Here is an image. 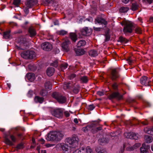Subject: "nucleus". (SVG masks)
<instances>
[{
  "instance_id": "30",
  "label": "nucleus",
  "mask_w": 153,
  "mask_h": 153,
  "mask_svg": "<svg viewBox=\"0 0 153 153\" xmlns=\"http://www.w3.org/2000/svg\"><path fill=\"white\" fill-rule=\"evenodd\" d=\"M29 32L30 36L33 37L36 35V32L35 29L32 27H30L29 29Z\"/></svg>"
},
{
  "instance_id": "41",
  "label": "nucleus",
  "mask_w": 153,
  "mask_h": 153,
  "mask_svg": "<svg viewBox=\"0 0 153 153\" xmlns=\"http://www.w3.org/2000/svg\"><path fill=\"white\" fill-rule=\"evenodd\" d=\"M68 66V64L66 63H63L60 65L61 70L63 71L64 69H66Z\"/></svg>"
},
{
  "instance_id": "36",
  "label": "nucleus",
  "mask_w": 153,
  "mask_h": 153,
  "mask_svg": "<svg viewBox=\"0 0 153 153\" xmlns=\"http://www.w3.org/2000/svg\"><path fill=\"white\" fill-rule=\"evenodd\" d=\"M85 44V41L84 40H81L78 42L77 45V47H80L84 46Z\"/></svg>"
},
{
  "instance_id": "55",
  "label": "nucleus",
  "mask_w": 153,
  "mask_h": 153,
  "mask_svg": "<svg viewBox=\"0 0 153 153\" xmlns=\"http://www.w3.org/2000/svg\"><path fill=\"white\" fill-rule=\"evenodd\" d=\"M140 145L141 144L140 143H137L134 145L133 146H134V148H135V149H136L139 147Z\"/></svg>"
},
{
  "instance_id": "56",
  "label": "nucleus",
  "mask_w": 153,
  "mask_h": 153,
  "mask_svg": "<svg viewBox=\"0 0 153 153\" xmlns=\"http://www.w3.org/2000/svg\"><path fill=\"white\" fill-rule=\"evenodd\" d=\"M57 63H58V62H57V61L56 60L55 61H54V62H53L52 64L51 65L52 66H54L55 67H56L58 65Z\"/></svg>"
},
{
  "instance_id": "11",
  "label": "nucleus",
  "mask_w": 153,
  "mask_h": 153,
  "mask_svg": "<svg viewBox=\"0 0 153 153\" xmlns=\"http://www.w3.org/2000/svg\"><path fill=\"white\" fill-rule=\"evenodd\" d=\"M80 32L82 35L88 36L91 34L92 30L90 28L86 27L81 29Z\"/></svg>"
},
{
  "instance_id": "61",
  "label": "nucleus",
  "mask_w": 153,
  "mask_h": 153,
  "mask_svg": "<svg viewBox=\"0 0 153 153\" xmlns=\"http://www.w3.org/2000/svg\"><path fill=\"white\" fill-rule=\"evenodd\" d=\"M97 153H106V152L105 150L102 149L97 152Z\"/></svg>"
},
{
  "instance_id": "59",
  "label": "nucleus",
  "mask_w": 153,
  "mask_h": 153,
  "mask_svg": "<svg viewBox=\"0 0 153 153\" xmlns=\"http://www.w3.org/2000/svg\"><path fill=\"white\" fill-rule=\"evenodd\" d=\"M97 94L100 96H102L104 94L103 92L101 91H97Z\"/></svg>"
},
{
  "instance_id": "13",
  "label": "nucleus",
  "mask_w": 153,
  "mask_h": 153,
  "mask_svg": "<svg viewBox=\"0 0 153 153\" xmlns=\"http://www.w3.org/2000/svg\"><path fill=\"white\" fill-rule=\"evenodd\" d=\"M94 22L95 24L98 23L102 25L103 24L105 27H106L107 24V22L101 16L97 17L95 19Z\"/></svg>"
},
{
  "instance_id": "48",
  "label": "nucleus",
  "mask_w": 153,
  "mask_h": 153,
  "mask_svg": "<svg viewBox=\"0 0 153 153\" xmlns=\"http://www.w3.org/2000/svg\"><path fill=\"white\" fill-rule=\"evenodd\" d=\"M135 149L134 146H128L126 148V150L128 151H132Z\"/></svg>"
},
{
  "instance_id": "16",
  "label": "nucleus",
  "mask_w": 153,
  "mask_h": 153,
  "mask_svg": "<svg viewBox=\"0 0 153 153\" xmlns=\"http://www.w3.org/2000/svg\"><path fill=\"white\" fill-rule=\"evenodd\" d=\"M93 124L94 125V127L91 128V131L93 133H95L98 131L102 130V126L100 125L98 123H97L96 124Z\"/></svg>"
},
{
  "instance_id": "6",
  "label": "nucleus",
  "mask_w": 153,
  "mask_h": 153,
  "mask_svg": "<svg viewBox=\"0 0 153 153\" xmlns=\"http://www.w3.org/2000/svg\"><path fill=\"white\" fill-rule=\"evenodd\" d=\"M56 148L62 149L63 153H69L70 152L69 147L66 144L59 143L56 145Z\"/></svg>"
},
{
  "instance_id": "47",
  "label": "nucleus",
  "mask_w": 153,
  "mask_h": 153,
  "mask_svg": "<svg viewBox=\"0 0 153 153\" xmlns=\"http://www.w3.org/2000/svg\"><path fill=\"white\" fill-rule=\"evenodd\" d=\"M86 151L87 153H93L92 149L89 146H88L86 148Z\"/></svg>"
},
{
  "instance_id": "25",
  "label": "nucleus",
  "mask_w": 153,
  "mask_h": 153,
  "mask_svg": "<svg viewBox=\"0 0 153 153\" xmlns=\"http://www.w3.org/2000/svg\"><path fill=\"white\" fill-rule=\"evenodd\" d=\"M70 37L71 39L74 42H75L77 40V35L76 34L74 33H70Z\"/></svg>"
},
{
  "instance_id": "38",
  "label": "nucleus",
  "mask_w": 153,
  "mask_h": 153,
  "mask_svg": "<svg viewBox=\"0 0 153 153\" xmlns=\"http://www.w3.org/2000/svg\"><path fill=\"white\" fill-rule=\"evenodd\" d=\"M129 9L128 7H121L120 9V11L121 13L126 12Z\"/></svg>"
},
{
  "instance_id": "51",
  "label": "nucleus",
  "mask_w": 153,
  "mask_h": 153,
  "mask_svg": "<svg viewBox=\"0 0 153 153\" xmlns=\"http://www.w3.org/2000/svg\"><path fill=\"white\" fill-rule=\"evenodd\" d=\"M33 93L34 92L33 91H29L28 93V96L29 97H31L32 95H33Z\"/></svg>"
},
{
  "instance_id": "33",
  "label": "nucleus",
  "mask_w": 153,
  "mask_h": 153,
  "mask_svg": "<svg viewBox=\"0 0 153 153\" xmlns=\"http://www.w3.org/2000/svg\"><path fill=\"white\" fill-rule=\"evenodd\" d=\"M145 139L146 143H150L152 142L153 139L152 136L146 135L145 137Z\"/></svg>"
},
{
  "instance_id": "60",
  "label": "nucleus",
  "mask_w": 153,
  "mask_h": 153,
  "mask_svg": "<svg viewBox=\"0 0 153 153\" xmlns=\"http://www.w3.org/2000/svg\"><path fill=\"white\" fill-rule=\"evenodd\" d=\"M73 153H84L81 151L77 149L74 151Z\"/></svg>"
},
{
  "instance_id": "26",
  "label": "nucleus",
  "mask_w": 153,
  "mask_h": 153,
  "mask_svg": "<svg viewBox=\"0 0 153 153\" xmlns=\"http://www.w3.org/2000/svg\"><path fill=\"white\" fill-rule=\"evenodd\" d=\"M89 56L91 57H95L98 55L97 51L94 50H92L88 52Z\"/></svg>"
},
{
  "instance_id": "34",
  "label": "nucleus",
  "mask_w": 153,
  "mask_h": 153,
  "mask_svg": "<svg viewBox=\"0 0 153 153\" xmlns=\"http://www.w3.org/2000/svg\"><path fill=\"white\" fill-rule=\"evenodd\" d=\"M43 98L42 97H40L39 96H36L34 99L35 102L42 103L43 101Z\"/></svg>"
},
{
  "instance_id": "64",
  "label": "nucleus",
  "mask_w": 153,
  "mask_h": 153,
  "mask_svg": "<svg viewBox=\"0 0 153 153\" xmlns=\"http://www.w3.org/2000/svg\"><path fill=\"white\" fill-rule=\"evenodd\" d=\"M39 141L42 144H43L45 142V140L43 139H41L39 140Z\"/></svg>"
},
{
  "instance_id": "54",
  "label": "nucleus",
  "mask_w": 153,
  "mask_h": 153,
  "mask_svg": "<svg viewBox=\"0 0 153 153\" xmlns=\"http://www.w3.org/2000/svg\"><path fill=\"white\" fill-rule=\"evenodd\" d=\"M102 28V27H93V29L95 31H101V29Z\"/></svg>"
},
{
  "instance_id": "23",
  "label": "nucleus",
  "mask_w": 153,
  "mask_h": 153,
  "mask_svg": "<svg viewBox=\"0 0 153 153\" xmlns=\"http://www.w3.org/2000/svg\"><path fill=\"white\" fill-rule=\"evenodd\" d=\"M55 71L54 68H53L50 67L48 68L46 71L47 75L49 76H52Z\"/></svg>"
},
{
  "instance_id": "45",
  "label": "nucleus",
  "mask_w": 153,
  "mask_h": 153,
  "mask_svg": "<svg viewBox=\"0 0 153 153\" xmlns=\"http://www.w3.org/2000/svg\"><path fill=\"white\" fill-rule=\"evenodd\" d=\"M131 132H126L124 133V136L125 137L127 138H131Z\"/></svg>"
},
{
  "instance_id": "1",
  "label": "nucleus",
  "mask_w": 153,
  "mask_h": 153,
  "mask_svg": "<svg viewBox=\"0 0 153 153\" xmlns=\"http://www.w3.org/2000/svg\"><path fill=\"white\" fill-rule=\"evenodd\" d=\"M64 134L62 131H55L50 132L46 139L48 140L60 141L63 138Z\"/></svg>"
},
{
  "instance_id": "14",
  "label": "nucleus",
  "mask_w": 153,
  "mask_h": 153,
  "mask_svg": "<svg viewBox=\"0 0 153 153\" xmlns=\"http://www.w3.org/2000/svg\"><path fill=\"white\" fill-rule=\"evenodd\" d=\"M37 3L38 1L37 0H27L25 4L27 7L30 8L37 4Z\"/></svg>"
},
{
  "instance_id": "9",
  "label": "nucleus",
  "mask_w": 153,
  "mask_h": 153,
  "mask_svg": "<svg viewBox=\"0 0 153 153\" xmlns=\"http://www.w3.org/2000/svg\"><path fill=\"white\" fill-rule=\"evenodd\" d=\"M123 95L120 94L118 92H115L110 94L108 97V98L110 100L115 99L119 100L123 99Z\"/></svg>"
},
{
  "instance_id": "18",
  "label": "nucleus",
  "mask_w": 153,
  "mask_h": 153,
  "mask_svg": "<svg viewBox=\"0 0 153 153\" xmlns=\"http://www.w3.org/2000/svg\"><path fill=\"white\" fill-rule=\"evenodd\" d=\"M149 80L147 77L145 76H142L140 79V83L143 85L148 86L149 85Z\"/></svg>"
},
{
  "instance_id": "32",
  "label": "nucleus",
  "mask_w": 153,
  "mask_h": 153,
  "mask_svg": "<svg viewBox=\"0 0 153 153\" xmlns=\"http://www.w3.org/2000/svg\"><path fill=\"white\" fill-rule=\"evenodd\" d=\"M128 40L126 39L125 38L123 37L122 36H120L119 37L117 41L120 42L122 44H124L127 43Z\"/></svg>"
},
{
  "instance_id": "24",
  "label": "nucleus",
  "mask_w": 153,
  "mask_h": 153,
  "mask_svg": "<svg viewBox=\"0 0 153 153\" xmlns=\"http://www.w3.org/2000/svg\"><path fill=\"white\" fill-rule=\"evenodd\" d=\"M74 50L76 55L77 56L83 55L85 53V51L83 49H77L75 48Z\"/></svg>"
},
{
  "instance_id": "17",
  "label": "nucleus",
  "mask_w": 153,
  "mask_h": 153,
  "mask_svg": "<svg viewBox=\"0 0 153 153\" xmlns=\"http://www.w3.org/2000/svg\"><path fill=\"white\" fill-rule=\"evenodd\" d=\"M120 76L118 72L116 69H113L112 70L111 78L112 80H115Z\"/></svg>"
},
{
  "instance_id": "19",
  "label": "nucleus",
  "mask_w": 153,
  "mask_h": 153,
  "mask_svg": "<svg viewBox=\"0 0 153 153\" xmlns=\"http://www.w3.org/2000/svg\"><path fill=\"white\" fill-rule=\"evenodd\" d=\"M149 148V146L146 145L145 143H143L140 149L141 153H146L147 150Z\"/></svg>"
},
{
  "instance_id": "7",
  "label": "nucleus",
  "mask_w": 153,
  "mask_h": 153,
  "mask_svg": "<svg viewBox=\"0 0 153 153\" xmlns=\"http://www.w3.org/2000/svg\"><path fill=\"white\" fill-rule=\"evenodd\" d=\"M71 44V42L67 39H63L61 46L63 50L68 52L69 50V45Z\"/></svg>"
},
{
  "instance_id": "37",
  "label": "nucleus",
  "mask_w": 153,
  "mask_h": 153,
  "mask_svg": "<svg viewBox=\"0 0 153 153\" xmlns=\"http://www.w3.org/2000/svg\"><path fill=\"white\" fill-rule=\"evenodd\" d=\"M139 135L137 134H136L135 133L131 132V138L130 139L137 140L139 138Z\"/></svg>"
},
{
  "instance_id": "8",
  "label": "nucleus",
  "mask_w": 153,
  "mask_h": 153,
  "mask_svg": "<svg viewBox=\"0 0 153 153\" xmlns=\"http://www.w3.org/2000/svg\"><path fill=\"white\" fill-rule=\"evenodd\" d=\"M9 136L12 141L9 139L7 135H6L4 137V142L7 145L9 146H12L13 145V142H15L16 141V139L15 137L13 135L10 134Z\"/></svg>"
},
{
  "instance_id": "52",
  "label": "nucleus",
  "mask_w": 153,
  "mask_h": 153,
  "mask_svg": "<svg viewBox=\"0 0 153 153\" xmlns=\"http://www.w3.org/2000/svg\"><path fill=\"white\" fill-rule=\"evenodd\" d=\"M127 60L129 65H131L132 63L134 62V61L132 60L130 57L128 58Z\"/></svg>"
},
{
  "instance_id": "53",
  "label": "nucleus",
  "mask_w": 153,
  "mask_h": 153,
  "mask_svg": "<svg viewBox=\"0 0 153 153\" xmlns=\"http://www.w3.org/2000/svg\"><path fill=\"white\" fill-rule=\"evenodd\" d=\"M105 36V41H108L110 38V35L108 34H106Z\"/></svg>"
},
{
  "instance_id": "12",
  "label": "nucleus",
  "mask_w": 153,
  "mask_h": 153,
  "mask_svg": "<svg viewBox=\"0 0 153 153\" xmlns=\"http://www.w3.org/2000/svg\"><path fill=\"white\" fill-rule=\"evenodd\" d=\"M42 48L44 50L46 51H51L52 48L51 44L48 42H44L41 45Z\"/></svg>"
},
{
  "instance_id": "28",
  "label": "nucleus",
  "mask_w": 153,
  "mask_h": 153,
  "mask_svg": "<svg viewBox=\"0 0 153 153\" xmlns=\"http://www.w3.org/2000/svg\"><path fill=\"white\" fill-rule=\"evenodd\" d=\"M94 124H91V125H88L86 127L83 128L82 130L85 132H86L89 130H91V128L94 127Z\"/></svg>"
},
{
  "instance_id": "20",
  "label": "nucleus",
  "mask_w": 153,
  "mask_h": 153,
  "mask_svg": "<svg viewBox=\"0 0 153 153\" xmlns=\"http://www.w3.org/2000/svg\"><path fill=\"white\" fill-rule=\"evenodd\" d=\"M73 86L72 82H65L63 85V88L65 89H69L72 88Z\"/></svg>"
},
{
  "instance_id": "29",
  "label": "nucleus",
  "mask_w": 153,
  "mask_h": 153,
  "mask_svg": "<svg viewBox=\"0 0 153 153\" xmlns=\"http://www.w3.org/2000/svg\"><path fill=\"white\" fill-rule=\"evenodd\" d=\"M139 4L137 2H134L132 3L131 9L133 11H135L138 9Z\"/></svg>"
},
{
  "instance_id": "40",
  "label": "nucleus",
  "mask_w": 153,
  "mask_h": 153,
  "mask_svg": "<svg viewBox=\"0 0 153 153\" xmlns=\"http://www.w3.org/2000/svg\"><path fill=\"white\" fill-rule=\"evenodd\" d=\"M79 87L78 85H76L74 87L73 90V91L75 94H76L79 92Z\"/></svg>"
},
{
  "instance_id": "4",
  "label": "nucleus",
  "mask_w": 153,
  "mask_h": 153,
  "mask_svg": "<svg viewBox=\"0 0 153 153\" xmlns=\"http://www.w3.org/2000/svg\"><path fill=\"white\" fill-rule=\"evenodd\" d=\"M21 56L25 59H33L36 57V54L34 52L32 51H24L21 53Z\"/></svg>"
},
{
  "instance_id": "42",
  "label": "nucleus",
  "mask_w": 153,
  "mask_h": 153,
  "mask_svg": "<svg viewBox=\"0 0 153 153\" xmlns=\"http://www.w3.org/2000/svg\"><path fill=\"white\" fill-rule=\"evenodd\" d=\"M20 0H13V3L15 6L18 7L20 4Z\"/></svg>"
},
{
  "instance_id": "10",
  "label": "nucleus",
  "mask_w": 153,
  "mask_h": 153,
  "mask_svg": "<svg viewBox=\"0 0 153 153\" xmlns=\"http://www.w3.org/2000/svg\"><path fill=\"white\" fill-rule=\"evenodd\" d=\"M51 114L56 117L60 118L62 116L63 111L60 108L54 109L51 111Z\"/></svg>"
},
{
  "instance_id": "43",
  "label": "nucleus",
  "mask_w": 153,
  "mask_h": 153,
  "mask_svg": "<svg viewBox=\"0 0 153 153\" xmlns=\"http://www.w3.org/2000/svg\"><path fill=\"white\" fill-rule=\"evenodd\" d=\"M47 92L45 90L42 89L40 92V94L42 96H45L47 95Z\"/></svg>"
},
{
  "instance_id": "27",
  "label": "nucleus",
  "mask_w": 153,
  "mask_h": 153,
  "mask_svg": "<svg viewBox=\"0 0 153 153\" xmlns=\"http://www.w3.org/2000/svg\"><path fill=\"white\" fill-rule=\"evenodd\" d=\"M144 131L146 133L153 135V127L145 128L144 129Z\"/></svg>"
},
{
  "instance_id": "63",
  "label": "nucleus",
  "mask_w": 153,
  "mask_h": 153,
  "mask_svg": "<svg viewBox=\"0 0 153 153\" xmlns=\"http://www.w3.org/2000/svg\"><path fill=\"white\" fill-rule=\"evenodd\" d=\"M122 1L125 3V4H127L128 3L129 1V0H121Z\"/></svg>"
},
{
  "instance_id": "35",
  "label": "nucleus",
  "mask_w": 153,
  "mask_h": 153,
  "mask_svg": "<svg viewBox=\"0 0 153 153\" xmlns=\"http://www.w3.org/2000/svg\"><path fill=\"white\" fill-rule=\"evenodd\" d=\"M45 86V88L48 90H49L51 88V82L50 81L46 82Z\"/></svg>"
},
{
  "instance_id": "3",
  "label": "nucleus",
  "mask_w": 153,
  "mask_h": 153,
  "mask_svg": "<svg viewBox=\"0 0 153 153\" xmlns=\"http://www.w3.org/2000/svg\"><path fill=\"white\" fill-rule=\"evenodd\" d=\"M52 97L55 99L57 101L61 104H63L65 103L66 101V97L57 92H53L52 94Z\"/></svg>"
},
{
  "instance_id": "58",
  "label": "nucleus",
  "mask_w": 153,
  "mask_h": 153,
  "mask_svg": "<svg viewBox=\"0 0 153 153\" xmlns=\"http://www.w3.org/2000/svg\"><path fill=\"white\" fill-rule=\"evenodd\" d=\"M27 7H26L25 8H24V10L26 14H27L29 13V8H27Z\"/></svg>"
},
{
  "instance_id": "49",
  "label": "nucleus",
  "mask_w": 153,
  "mask_h": 153,
  "mask_svg": "<svg viewBox=\"0 0 153 153\" xmlns=\"http://www.w3.org/2000/svg\"><path fill=\"white\" fill-rule=\"evenodd\" d=\"M95 106L93 105H90L87 106L88 109L89 110H92L95 108Z\"/></svg>"
},
{
  "instance_id": "57",
  "label": "nucleus",
  "mask_w": 153,
  "mask_h": 153,
  "mask_svg": "<svg viewBox=\"0 0 153 153\" xmlns=\"http://www.w3.org/2000/svg\"><path fill=\"white\" fill-rule=\"evenodd\" d=\"M76 76V75L74 74H71L69 77V78L70 79H73Z\"/></svg>"
},
{
  "instance_id": "50",
  "label": "nucleus",
  "mask_w": 153,
  "mask_h": 153,
  "mask_svg": "<svg viewBox=\"0 0 153 153\" xmlns=\"http://www.w3.org/2000/svg\"><path fill=\"white\" fill-rule=\"evenodd\" d=\"M112 87L114 90H117V89L118 85L116 83H114L112 85Z\"/></svg>"
},
{
  "instance_id": "15",
  "label": "nucleus",
  "mask_w": 153,
  "mask_h": 153,
  "mask_svg": "<svg viewBox=\"0 0 153 153\" xmlns=\"http://www.w3.org/2000/svg\"><path fill=\"white\" fill-rule=\"evenodd\" d=\"M76 138L75 137H73L72 138H67L65 140V142L67 145H72L77 144L78 142L76 140Z\"/></svg>"
},
{
  "instance_id": "62",
  "label": "nucleus",
  "mask_w": 153,
  "mask_h": 153,
  "mask_svg": "<svg viewBox=\"0 0 153 153\" xmlns=\"http://www.w3.org/2000/svg\"><path fill=\"white\" fill-rule=\"evenodd\" d=\"M64 115L66 117H68L70 115L69 113L67 111H66L64 112Z\"/></svg>"
},
{
  "instance_id": "46",
  "label": "nucleus",
  "mask_w": 153,
  "mask_h": 153,
  "mask_svg": "<svg viewBox=\"0 0 153 153\" xmlns=\"http://www.w3.org/2000/svg\"><path fill=\"white\" fill-rule=\"evenodd\" d=\"M135 32L139 34H141L142 33V30L139 27H136L135 29Z\"/></svg>"
},
{
  "instance_id": "31",
  "label": "nucleus",
  "mask_w": 153,
  "mask_h": 153,
  "mask_svg": "<svg viewBox=\"0 0 153 153\" xmlns=\"http://www.w3.org/2000/svg\"><path fill=\"white\" fill-rule=\"evenodd\" d=\"M88 80V78L86 76H81L80 78V81L82 83H87Z\"/></svg>"
},
{
  "instance_id": "22",
  "label": "nucleus",
  "mask_w": 153,
  "mask_h": 153,
  "mask_svg": "<svg viewBox=\"0 0 153 153\" xmlns=\"http://www.w3.org/2000/svg\"><path fill=\"white\" fill-rule=\"evenodd\" d=\"M3 37L6 39H10L12 38L10 34V30H8L4 32L3 35Z\"/></svg>"
},
{
  "instance_id": "21",
  "label": "nucleus",
  "mask_w": 153,
  "mask_h": 153,
  "mask_svg": "<svg viewBox=\"0 0 153 153\" xmlns=\"http://www.w3.org/2000/svg\"><path fill=\"white\" fill-rule=\"evenodd\" d=\"M26 78L30 81L32 82L35 79V75L33 74L29 73L27 74Z\"/></svg>"
},
{
  "instance_id": "39",
  "label": "nucleus",
  "mask_w": 153,
  "mask_h": 153,
  "mask_svg": "<svg viewBox=\"0 0 153 153\" xmlns=\"http://www.w3.org/2000/svg\"><path fill=\"white\" fill-rule=\"evenodd\" d=\"M68 33L67 31H65L64 30H60L58 31L57 32V33L60 35H64Z\"/></svg>"
},
{
  "instance_id": "2",
  "label": "nucleus",
  "mask_w": 153,
  "mask_h": 153,
  "mask_svg": "<svg viewBox=\"0 0 153 153\" xmlns=\"http://www.w3.org/2000/svg\"><path fill=\"white\" fill-rule=\"evenodd\" d=\"M121 24L123 26L125 25L123 29V31L125 34L131 33L132 32L133 25L131 22L123 21L121 22Z\"/></svg>"
},
{
  "instance_id": "5",
  "label": "nucleus",
  "mask_w": 153,
  "mask_h": 153,
  "mask_svg": "<svg viewBox=\"0 0 153 153\" xmlns=\"http://www.w3.org/2000/svg\"><path fill=\"white\" fill-rule=\"evenodd\" d=\"M20 41V46H16V48L18 49L24 50L26 49L27 45V41L25 38L22 36L19 37V39Z\"/></svg>"
},
{
  "instance_id": "44",
  "label": "nucleus",
  "mask_w": 153,
  "mask_h": 153,
  "mask_svg": "<svg viewBox=\"0 0 153 153\" xmlns=\"http://www.w3.org/2000/svg\"><path fill=\"white\" fill-rule=\"evenodd\" d=\"M24 147V144L22 143H21L18 144L16 147L17 149H23Z\"/></svg>"
}]
</instances>
